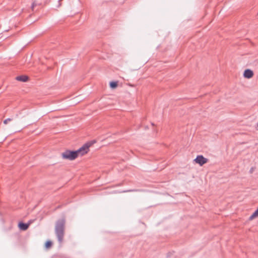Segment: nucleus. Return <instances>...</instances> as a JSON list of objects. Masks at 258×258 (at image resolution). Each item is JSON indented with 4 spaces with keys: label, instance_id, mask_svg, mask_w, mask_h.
Wrapping results in <instances>:
<instances>
[{
    "label": "nucleus",
    "instance_id": "nucleus-11",
    "mask_svg": "<svg viewBox=\"0 0 258 258\" xmlns=\"http://www.w3.org/2000/svg\"><path fill=\"white\" fill-rule=\"evenodd\" d=\"M35 6V4L34 3H33V4H32V9H34V7Z\"/></svg>",
    "mask_w": 258,
    "mask_h": 258
},
{
    "label": "nucleus",
    "instance_id": "nucleus-13",
    "mask_svg": "<svg viewBox=\"0 0 258 258\" xmlns=\"http://www.w3.org/2000/svg\"><path fill=\"white\" fill-rule=\"evenodd\" d=\"M256 128L258 130V124H257Z\"/></svg>",
    "mask_w": 258,
    "mask_h": 258
},
{
    "label": "nucleus",
    "instance_id": "nucleus-8",
    "mask_svg": "<svg viewBox=\"0 0 258 258\" xmlns=\"http://www.w3.org/2000/svg\"><path fill=\"white\" fill-rule=\"evenodd\" d=\"M117 86V83L116 82H111L110 83V86L111 88H115Z\"/></svg>",
    "mask_w": 258,
    "mask_h": 258
},
{
    "label": "nucleus",
    "instance_id": "nucleus-12",
    "mask_svg": "<svg viewBox=\"0 0 258 258\" xmlns=\"http://www.w3.org/2000/svg\"><path fill=\"white\" fill-rule=\"evenodd\" d=\"M137 191V190H135V189L129 190H127V191Z\"/></svg>",
    "mask_w": 258,
    "mask_h": 258
},
{
    "label": "nucleus",
    "instance_id": "nucleus-6",
    "mask_svg": "<svg viewBox=\"0 0 258 258\" xmlns=\"http://www.w3.org/2000/svg\"><path fill=\"white\" fill-rule=\"evenodd\" d=\"M16 80L19 81L25 82L28 80V77L26 76H19L16 77Z\"/></svg>",
    "mask_w": 258,
    "mask_h": 258
},
{
    "label": "nucleus",
    "instance_id": "nucleus-2",
    "mask_svg": "<svg viewBox=\"0 0 258 258\" xmlns=\"http://www.w3.org/2000/svg\"><path fill=\"white\" fill-rule=\"evenodd\" d=\"M66 220L64 218L58 220L55 224V233L58 241L60 243L63 241L64 235V226Z\"/></svg>",
    "mask_w": 258,
    "mask_h": 258
},
{
    "label": "nucleus",
    "instance_id": "nucleus-9",
    "mask_svg": "<svg viewBox=\"0 0 258 258\" xmlns=\"http://www.w3.org/2000/svg\"><path fill=\"white\" fill-rule=\"evenodd\" d=\"M52 242L50 241H47L45 243V247L46 248H49L52 246Z\"/></svg>",
    "mask_w": 258,
    "mask_h": 258
},
{
    "label": "nucleus",
    "instance_id": "nucleus-1",
    "mask_svg": "<svg viewBox=\"0 0 258 258\" xmlns=\"http://www.w3.org/2000/svg\"><path fill=\"white\" fill-rule=\"evenodd\" d=\"M91 146V144L87 143L84 145L79 149L75 151H71L69 150L66 151L61 154L63 159L73 160L79 156H83L87 153L89 151V148Z\"/></svg>",
    "mask_w": 258,
    "mask_h": 258
},
{
    "label": "nucleus",
    "instance_id": "nucleus-7",
    "mask_svg": "<svg viewBox=\"0 0 258 258\" xmlns=\"http://www.w3.org/2000/svg\"><path fill=\"white\" fill-rule=\"evenodd\" d=\"M258 217V208L255 212L250 216L249 219L252 220L253 219Z\"/></svg>",
    "mask_w": 258,
    "mask_h": 258
},
{
    "label": "nucleus",
    "instance_id": "nucleus-10",
    "mask_svg": "<svg viewBox=\"0 0 258 258\" xmlns=\"http://www.w3.org/2000/svg\"><path fill=\"white\" fill-rule=\"evenodd\" d=\"M13 120L12 118H7L6 119L4 120V123L5 124H8L10 121H11L12 120Z\"/></svg>",
    "mask_w": 258,
    "mask_h": 258
},
{
    "label": "nucleus",
    "instance_id": "nucleus-3",
    "mask_svg": "<svg viewBox=\"0 0 258 258\" xmlns=\"http://www.w3.org/2000/svg\"><path fill=\"white\" fill-rule=\"evenodd\" d=\"M194 161L200 166H203L204 164L208 162V159L205 158L202 155H198Z\"/></svg>",
    "mask_w": 258,
    "mask_h": 258
},
{
    "label": "nucleus",
    "instance_id": "nucleus-5",
    "mask_svg": "<svg viewBox=\"0 0 258 258\" xmlns=\"http://www.w3.org/2000/svg\"><path fill=\"white\" fill-rule=\"evenodd\" d=\"M29 224H25L22 222H20L19 224V228L23 231L26 230L29 227Z\"/></svg>",
    "mask_w": 258,
    "mask_h": 258
},
{
    "label": "nucleus",
    "instance_id": "nucleus-4",
    "mask_svg": "<svg viewBox=\"0 0 258 258\" xmlns=\"http://www.w3.org/2000/svg\"><path fill=\"white\" fill-rule=\"evenodd\" d=\"M243 76L245 78L250 79L253 76V73L251 70L247 69L244 71Z\"/></svg>",
    "mask_w": 258,
    "mask_h": 258
}]
</instances>
